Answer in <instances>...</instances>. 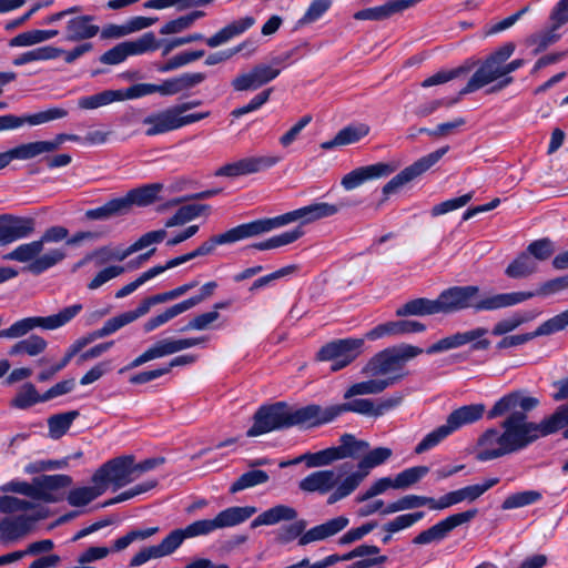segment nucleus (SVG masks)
<instances>
[{
    "label": "nucleus",
    "mask_w": 568,
    "mask_h": 568,
    "mask_svg": "<svg viewBox=\"0 0 568 568\" xmlns=\"http://www.w3.org/2000/svg\"><path fill=\"white\" fill-rule=\"evenodd\" d=\"M47 346L48 343L43 337L39 335H31L12 345L9 349V355L16 356L26 354L29 356H38L45 351Z\"/></svg>",
    "instance_id": "nucleus-42"
},
{
    "label": "nucleus",
    "mask_w": 568,
    "mask_h": 568,
    "mask_svg": "<svg viewBox=\"0 0 568 568\" xmlns=\"http://www.w3.org/2000/svg\"><path fill=\"white\" fill-rule=\"evenodd\" d=\"M82 311L81 304L64 307L57 314L49 316L26 317L14 322L10 327L0 331V338H20L37 327L52 331L64 326ZM3 324L0 317V326Z\"/></svg>",
    "instance_id": "nucleus-8"
},
{
    "label": "nucleus",
    "mask_w": 568,
    "mask_h": 568,
    "mask_svg": "<svg viewBox=\"0 0 568 568\" xmlns=\"http://www.w3.org/2000/svg\"><path fill=\"white\" fill-rule=\"evenodd\" d=\"M114 101H120V91L105 90L93 95L82 97L79 99L78 105L84 110H92L108 105Z\"/></svg>",
    "instance_id": "nucleus-50"
},
{
    "label": "nucleus",
    "mask_w": 568,
    "mask_h": 568,
    "mask_svg": "<svg viewBox=\"0 0 568 568\" xmlns=\"http://www.w3.org/2000/svg\"><path fill=\"white\" fill-rule=\"evenodd\" d=\"M538 316L536 311H520L515 312L510 316L498 321L491 328L494 336H504L514 332L521 325L531 322Z\"/></svg>",
    "instance_id": "nucleus-34"
},
{
    "label": "nucleus",
    "mask_w": 568,
    "mask_h": 568,
    "mask_svg": "<svg viewBox=\"0 0 568 568\" xmlns=\"http://www.w3.org/2000/svg\"><path fill=\"white\" fill-rule=\"evenodd\" d=\"M426 326L413 320L390 321L379 324L366 333V337L371 341L382 338L384 336H399L412 333L424 332Z\"/></svg>",
    "instance_id": "nucleus-23"
},
{
    "label": "nucleus",
    "mask_w": 568,
    "mask_h": 568,
    "mask_svg": "<svg viewBox=\"0 0 568 568\" xmlns=\"http://www.w3.org/2000/svg\"><path fill=\"white\" fill-rule=\"evenodd\" d=\"M407 9H409V7L406 0H390L382 6L367 8L355 12L354 19L381 21L388 19L394 14L402 13Z\"/></svg>",
    "instance_id": "nucleus-27"
},
{
    "label": "nucleus",
    "mask_w": 568,
    "mask_h": 568,
    "mask_svg": "<svg viewBox=\"0 0 568 568\" xmlns=\"http://www.w3.org/2000/svg\"><path fill=\"white\" fill-rule=\"evenodd\" d=\"M542 423L547 436L564 429L562 436L568 439V403L559 405Z\"/></svg>",
    "instance_id": "nucleus-37"
},
{
    "label": "nucleus",
    "mask_w": 568,
    "mask_h": 568,
    "mask_svg": "<svg viewBox=\"0 0 568 568\" xmlns=\"http://www.w3.org/2000/svg\"><path fill=\"white\" fill-rule=\"evenodd\" d=\"M537 271L536 261L528 253L521 252L505 270L510 278H525Z\"/></svg>",
    "instance_id": "nucleus-40"
},
{
    "label": "nucleus",
    "mask_w": 568,
    "mask_h": 568,
    "mask_svg": "<svg viewBox=\"0 0 568 568\" xmlns=\"http://www.w3.org/2000/svg\"><path fill=\"white\" fill-rule=\"evenodd\" d=\"M187 539L183 528L172 530L159 545H155L161 557L173 554Z\"/></svg>",
    "instance_id": "nucleus-61"
},
{
    "label": "nucleus",
    "mask_w": 568,
    "mask_h": 568,
    "mask_svg": "<svg viewBox=\"0 0 568 568\" xmlns=\"http://www.w3.org/2000/svg\"><path fill=\"white\" fill-rule=\"evenodd\" d=\"M92 487H78L71 489L67 500L73 507H82L101 496L105 491V487L101 483H93Z\"/></svg>",
    "instance_id": "nucleus-38"
},
{
    "label": "nucleus",
    "mask_w": 568,
    "mask_h": 568,
    "mask_svg": "<svg viewBox=\"0 0 568 568\" xmlns=\"http://www.w3.org/2000/svg\"><path fill=\"white\" fill-rule=\"evenodd\" d=\"M36 229L32 217H21L12 214L0 215V244L7 245L30 236Z\"/></svg>",
    "instance_id": "nucleus-18"
},
{
    "label": "nucleus",
    "mask_w": 568,
    "mask_h": 568,
    "mask_svg": "<svg viewBox=\"0 0 568 568\" xmlns=\"http://www.w3.org/2000/svg\"><path fill=\"white\" fill-rule=\"evenodd\" d=\"M280 69L267 64H256L250 72L241 73L232 80V87L235 91L257 90L278 77Z\"/></svg>",
    "instance_id": "nucleus-19"
},
{
    "label": "nucleus",
    "mask_w": 568,
    "mask_h": 568,
    "mask_svg": "<svg viewBox=\"0 0 568 568\" xmlns=\"http://www.w3.org/2000/svg\"><path fill=\"white\" fill-rule=\"evenodd\" d=\"M526 253L529 254L535 261H546L555 252V245L548 237L532 241L526 248Z\"/></svg>",
    "instance_id": "nucleus-62"
},
{
    "label": "nucleus",
    "mask_w": 568,
    "mask_h": 568,
    "mask_svg": "<svg viewBox=\"0 0 568 568\" xmlns=\"http://www.w3.org/2000/svg\"><path fill=\"white\" fill-rule=\"evenodd\" d=\"M404 399L402 393L375 402L372 398H355L346 403L322 407L311 404L293 408L285 402H276L261 406L253 416V425L247 430V437L260 436L273 430L291 427L312 428L328 424L344 413L352 412L368 417H379L398 407Z\"/></svg>",
    "instance_id": "nucleus-1"
},
{
    "label": "nucleus",
    "mask_w": 568,
    "mask_h": 568,
    "mask_svg": "<svg viewBox=\"0 0 568 568\" xmlns=\"http://www.w3.org/2000/svg\"><path fill=\"white\" fill-rule=\"evenodd\" d=\"M331 0H313L304 16L298 20V26H305L318 20L331 7Z\"/></svg>",
    "instance_id": "nucleus-64"
},
{
    "label": "nucleus",
    "mask_w": 568,
    "mask_h": 568,
    "mask_svg": "<svg viewBox=\"0 0 568 568\" xmlns=\"http://www.w3.org/2000/svg\"><path fill=\"white\" fill-rule=\"evenodd\" d=\"M67 138V133H60L52 141H34L26 143L30 160L43 153L54 152L63 142L68 141Z\"/></svg>",
    "instance_id": "nucleus-52"
},
{
    "label": "nucleus",
    "mask_w": 568,
    "mask_h": 568,
    "mask_svg": "<svg viewBox=\"0 0 568 568\" xmlns=\"http://www.w3.org/2000/svg\"><path fill=\"white\" fill-rule=\"evenodd\" d=\"M536 296V293L530 291L528 292H510V293H499L485 297H475L474 303V312H485V311H497L510 306H515L525 301H528Z\"/></svg>",
    "instance_id": "nucleus-21"
},
{
    "label": "nucleus",
    "mask_w": 568,
    "mask_h": 568,
    "mask_svg": "<svg viewBox=\"0 0 568 568\" xmlns=\"http://www.w3.org/2000/svg\"><path fill=\"white\" fill-rule=\"evenodd\" d=\"M539 404V398L530 396L527 390L517 389L500 397L488 410L487 418L505 416L500 428L507 432L515 452L518 453L547 436L542 419L539 423L528 419V413Z\"/></svg>",
    "instance_id": "nucleus-3"
},
{
    "label": "nucleus",
    "mask_w": 568,
    "mask_h": 568,
    "mask_svg": "<svg viewBox=\"0 0 568 568\" xmlns=\"http://www.w3.org/2000/svg\"><path fill=\"white\" fill-rule=\"evenodd\" d=\"M339 443L341 444L337 446V448L341 455V459H357L369 448L368 442L357 439L352 434H343L339 438Z\"/></svg>",
    "instance_id": "nucleus-41"
},
{
    "label": "nucleus",
    "mask_w": 568,
    "mask_h": 568,
    "mask_svg": "<svg viewBox=\"0 0 568 568\" xmlns=\"http://www.w3.org/2000/svg\"><path fill=\"white\" fill-rule=\"evenodd\" d=\"M480 290L475 285L452 286L444 290L437 297L440 314H453L463 310L474 311L475 297Z\"/></svg>",
    "instance_id": "nucleus-17"
},
{
    "label": "nucleus",
    "mask_w": 568,
    "mask_h": 568,
    "mask_svg": "<svg viewBox=\"0 0 568 568\" xmlns=\"http://www.w3.org/2000/svg\"><path fill=\"white\" fill-rule=\"evenodd\" d=\"M62 53H64V50L61 48L52 45L40 47L21 53L13 60V64L19 67L33 61L53 60L59 58Z\"/></svg>",
    "instance_id": "nucleus-39"
},
{
    "label": "nucleus",
    "mask_w": 568,
    "mask_h": 568,
    "mask_svg": "<svg viewBox=\"0 0 568 568\" xmlns=\"http://www.w3.org/2000/svg\"><path fill=\"white\" fill-rule=\"evenodd\" d=\"M369 133V126L365 123L351 124L337 132L341 145L358 142Z\"/></svg>",
    "instance_id": "nucleus-60"
},
{
    "label": "nucleus",
    "mask_w": 568,
    "mask_h": 568,
    "mask_svg": "<svg viewBox=\"0 0 568 568\" xmlns=\"http://www.w3.org/2000/svg\"><path fill=\"white\" fill-rule=\"evenodd\" d=\"M478 514V510L476 508L468 509L463 513L453 514L445 519L438 521L434 526H432V530L435 534V538L437 540H443L447 537V535L455 529L456 527L469 523L473 520Z\"/></svg>",
    "instance_id": "nucleus-33"
},
{
    "label": "nucleus",
    "mask_w": 568,
    "mask_h": 568,
    "mask_svg": "<svg viewBox=\"0 0 568 568\" xmlns=\"http://www.w3.org/2000/svg\"><path fill=\"white\" fill-rule=\"evenodd\" d=\"M282 160L278 155H261V156H248L239 160L240 172L242 175L257 173L274 166Z\"/></svg>",
    "instance_id": "nucleus-43"
},
{
    "label": "nucleus",
    "mask_w": 568,
    "mask_h": 568,
    "mask_svg": "<svg viewBox=\"0 0 568 568\" xmlns=\"http://www.w3.org/2000/svg\"><path fill=\"white\" fill-rule=\"evenodd\" d=\"M204 50H196V51H184L181 52L171 59L166 61L165 64L161 65L159 68L160 72H169L175 69H179L183 65H186L191 62H194L199 59H201L204 55Z\"/></svg>",
    "instance_id": "nucleus-58"
},
{
    "label": "nucleus",
    "mask_w": 568,
    "mask_h": 568,
    "mask_svg": "<svg viewBox=\"0 0 568 568\" xmlns=\"http://www.w3.org/2000/svg\"><path fill=\"white\" fill-rule=\"evenodd\" d=\"M268 475L264 470L254 469L242 474L230 487L231 494H236L241 490L265 484L268 480Z\"/></svg>",
    "instance_id": "nucleus-48"
},
{
    "label": "nucleus",
    "mask_w": 568,
    "mask_h": 568,
    "mask_svg": "<svg viewBox=\"0 0 568 568\" xmlns=\"http://www.w3.org/2000/svg\"><path fill=\"white\" fill-rule=\"evenodd\" d=\"M148 126L145 135L153 136L178 130L176 114L172 108L154 112L145 116L142 121Z\"/></svg>",
    "instance_id": "nucleus-25"
},
{
    "label": "nucleus",
    "mask_w": 568,
    "mask_h": 568,
    "mask_svg": "<svg viewBox=\"0 0 568 568\" xmlns=\"http://www.w3.org/2000/svg\"><path fill=\"white\" fill-rule=\"evenodd\" d=\"M515 49L514 42H506L488 54L462 89V94L473 93L494 82L496 83L488 89V93L499 92L510 85L514 77H506L505 62L514 54Z\"/></svg>",
    "instance_id": "nucleus-5"
},
{
    "label": "nucleus",
    "mask_w": 568,
    "mask_h": 568,
    "mask_svg": "<svg viewBox=\"0 0 568 568\" xmlns=\"http://www.w3.org/2000/svg\"><path fill=\"white\" fill-rule=\"evenodd\" d=\"M93 20V16H77L69 19L65 26V39L75 42L95 37L100 28L92 23Z\"/></svg>",
    "instance_id": "nucleus-24"
},
{
    "label": "nucleus",
    "mask_w": 568,
    "mask_h": 568,
    "mask_svg": "<svg viewBox=\"0 0 568 568\" xmlns=\"http://www.w3.org/2000/svg\"><path fill=\"white\" fill-rule=\"evenodd\" d=\"M429 471L427 466H414L398 473L394 481V489H407L417 484Z\"/></svg>",
    "instance_id": "nucleus-47"
},
{
    "label": "nucleus",
    "mask_w": 568,
    "mask_h": 568,
    "mask_svg": "<svg viewBox=\"0 0 568 568\" xmlns=\"http://www.w3.org/2000/svg\"><path fill=\"white\" fill-rule=\"evenodd\" d=\"M352 469L353 465L351 463H344L336 469L313 471L300 480L298 488L307 494L326 495L331 493L332 495L343 481L342 478L348 475V471Z\"/></svg>",
    "instance_id": "nucleus-13"
},
{
    "label": "nucleus",
    "mask_w": 568,
    "mask_h": 568,
    "mask_svg": "<svg viewBox=\"0 0 568 568\" xmlns=\"http://www.w3.org/2000/svg\"><path fill=\"white\" fill-rule=\"evenodd\" d=\"M395 168L388 163L378 162L371 165L359 166L345 174L341 181L342 186L354 190L367 181L386 178L394 172Z\"/></svg>",
    "instance_id": "nucleus-20"
},
{
    "label": "nucleus",
    "mask_w": 568,
    "mask_h": 568,
    "mask_svg": "<svg viewBox=\"0 0 568 568\" xmlns=\"http://www.w3.org/2000/svg\"><path fill=\"white\" fill-rule=\"evenodd\" d=\"M308 468L325 467L336 460H341L337 446L328 447L316 453H305L300 456Z\"/></svg>",
    "instance_id": "nucleus-44"
},
{
    "label": "nucleus",
    "mask_w": 568,
    "mask_h": 568,
    "mask_svg": "<svg viewBox=\"0 0 568 568\" xmlns=\"http://www.w3.org/2000/svg\"><path fill=\"white\" fill-rule=\"evenodd\" d=\"M126 58L129 55L142 54L148 51H154L159 48V43L153 32H146L134 41L122 42Z\"/></svg>",
    "instance_id": "nucleus-49"
},
{
    "label": "nucleus",
    "mask_w": 568,
    "mask_h": 568,
    "mask_svg": "<svg viewBox=\"0 0 568 568\" xmlns=\"http://www.w3.org/2000/svg\"><path fill=\"white\" fill-rule=\"evenodd\" d=\"M363 345V338L336 339L322 346L316 358L322 362H332L331 371L337 372L359 356Z\"/></svg>",
    "instance_id": "nucleus-11"
},
{
    "label": "nucleus",
    "mask_w": 568,
    "mask_h": 568,
    "mask_svg": "<svg viewBox=\"0 0 568 568\" xmlns=\"http://www.w3.org/2000/svg\"><path fill=\"white\" fill-rule=\"evenodd\" d=\"M296 518L297 511L295 508L280 504L261 513L251 521L250 526L251 528H256L262 525L273 526L281 521L294 520V523L284 525L276 530L275 540L281 545H286L298 538V545L306 546L311 542L335 536L349 524L347 517L338 516L305 531L307 521L305 519L296 520Z\"/></svg>",
    "instance_id": "nucleus-4"
},
{
    "label": "nucleus",
    "mask_w": 568,
    "mask_h": 568,
    "mask_svg": "<svg viewBox=\"0 0 568 568\" xmlns=\"http://www.w3.org/2000/svg\"><path fill=\"white\" fill-rule=\"evenodd\" d=\"M498 483L499 478L494 477L485 479L481 484L469 485L457 490L449 491L440 497L442 505H439V507H442V509H446L465 500L469 503L475 501Z\"/></svg>",
    "instance_id": "nucleus-22"
},
{
    "label": "nucleus",
    "mask_w": 568,
    "mask_h": 568,
    "mask_svg": "<svg viewBox=\"0 0 568 568\" xmlns=\"http://www.w3.org/2000/svg\"><path fill=\"white\" fill-rule=\"evenodd\" d=\"M541 494L537 490H524L509 495L501 504L503 510H510L532 505L541 499Z\"/></svg>",
    "instance_id": "nucleus-51"
},
{
    "label": "nucleus",
    "mask_w": 568,
    "mask_h": 568,
    "mask_svg": "<svg viewBox=\"0 0 568 568\" xmlns=\"http://www.w3.org/2000/svg\"><path fill=\"white\" fill-rule=\"evenodd\" d=\"M449 150V146H443L420 159L415 161L413 164L408 165L404 170H402L398 174H396L394 178H392L384 186H383V194H384V201L387 200V197L397 192L402 186L407 184L408 182L413 181L417 176L425 173L427 170H429L433 165H435Z\"/></svg>",
    "instance_id": "nucleus-15"
},
{
    "label": "nucleus",
    "mask_w": 568,
    "mask_h": 568,
    "mask_svg": "<svg viewBox=\"0 0 568 568\" xmlns=\"http://www.w3.org/2000/svg\"><path fill=\"white\" fill-rule=\"evenodd\" d=\"M339 205L326 202H315L275 217L260 219L240 224L224 233L214 235L192 251L194 258L211 254L217 245L232 244L241 240L268 233L275 229L301 220L302 223H313L338 213Z\"/></svg>",
    "instance_id": "nucleus-2"
},
{
    "label": "nucleus",
    "mask_w": 568,
    "mask_h": 568,
    "mask_svg": "<svg viewBox=\"0 0 568 568\" xmlns=\"http://www.w3.org/2000/svg\"><path fill=\"white\" fill-rule=\"evenodd\" d=\"M440 314L438 307V300H429L426 297H418L410 300L396 310V316H426Z\"/></svg>",
    "instance_id": "nucleus-32"
},
{
    "label": "nucleus",
    "mask_w": 568,
    "mask_h": 568,
    "mask_svg": "<svg viewBox=\"0 0 568 568\" xmlns=\"http://www.w3.org/2000/svg\"><path fill=\"white\" fill-rule=\"evenodd\" d=\"M398 377L372 378L351 385L344 393V399L361 395H377L396 384Z\"/></svg>",
    "instance_id": "nucleus-30"
},
{
    "label": "nucleus",
    "mask_w": 568,
    "mask_h": 568,
    "mask_svg": "<svg viewBox=\"0 0 568 568\" xmlns=\"http://www.w3.org/2000/svg\"><path fill=\"white\" fill-rule=\"evenodd\" d=\"M38 403H44L42 395L38 393L33 384L26 383L12 398L10 405L18 409H27Z\"/></svg>",
    "instance_id": "nucleus-46"
},
{
    "label": "nucleus",
    "mask_w": 568,
    "mask_h": 568,
    "mask_svg": "<svg viewBox=\"0 0 568 568\" xmlns=\"http://www.w3.org/2000/svg\"><path fill=\"white\" fill-rule=\"evenodd\" d=\"M255 23L253 17H244L239 20L232 21L212 37L205 39L206 44L210 48H217L229 42L234 37H237L248 30Z\"/></svg>",
    "instance_id": "nucleus-29"
},
{
    "label": "nucleus",
    "mask_w": 568,
    "mask_h": 568,
    "mask_svg": "<svg viewBox=\"0 0 568 568\" xmlns=\"http://www.w3.org/2000/svg\"><path fill=\"white\" fill-rule=\"evenodd\" d=\"M488 329L486 327H475L462 332L464 345L470 344L471 351H486L490 346V341L486 338Z\"/></svg>",
    "instance_id": "nucleus-57"
},
{
    "label": "nucleus",
    "mask_w": 568,
    "mask_h": 568,
    "mask_svg": "<svg viewBox=\"0 0 568 568\" xmlns=\"http://www.w3.org/2000/svg\"><path fill=\"white\" fill-rule=\"evenodd\" d=\"M423 353V348L410 344L386 347L366 363L362 373L372 377H398L397 384L408 375L406 364Z\"/></svg>",
    "instance_id": "nucleus-6"
},
{
    "label": "nucleus",
    "mask_w": 568,
    "mask_h": 568,
    "mask_svg": "<svg viewBox=\"0 0 568 568\" xmlns=\"http://www.w3.org/2000/svg\"><path fill=\"white\" fill-rule=\"evenodd\" d=\"M168 233L165 229L150 231L143 234L139 240H136L133 244L128 247L126 254H133L138 251H141L152 244L161 243Z\"/></svg>",
    "instance_id": "nucleus-63"
},
{
    "label": "nucleus",
    "mask_w": 568,
    "mask_h": 568,
    "mask_svg": "<svg viewBox=\"0 0 568 568\" xmlns=\"http://www.w3.org/2000/svg\"><path fill=\"white\" fill-rule=\"evenodd\" d=\"M47 517V510L40 508L30 515L6 516L0 519V542L13 544L29 535L37 521Z\"/></svg>",
    "instance_id": "nucleus-16"
},
{
    "label": "nucleus",
    "mask_w": 568,
    "mask_h": 568,
    "mask_svg": "<svg viewBox=\"0 0 568 568\" xmlns=\"http://www.w3.org/2000/svg\"><path fill=\"white\" fill-rule=\"evenodd\" d=\"M133 455L112 458L99 467L92 476V483H101L105 489L111 484L114 489L122 488L135 480Z\"/></svg>",
    "instance_id": "nucleus-12"
},
{
    "label": "nucleus",
    "mask_w": 568,
    "mask_h": 568,
    "mask_svg": "<svg viewBox=\"0 0 568 568\" xmlns=\"http://www.w3.org/2000/svg\"><path fill=\"white\" fill-rule=\"evenodd\" d=\"M452 433L449 427L446 425L438 426L433 432L428 433L415 447L414 452L416 454H423L435 446H437L440 442H443L446 437H448Z\"/></svg>",
    "instance_id": "nucleus-53"
},
{
    "label": "nucleus",
    "mask_w": 568,
    "mask_h": 568,
    "mask_svg": "<svg viewBox=\"0 0 568 568\" xmlns=\"http://www.w3.org/2000/svg\"><path fill=\"white\" fill-rule=\"evenodd\" d=\"M567 325L568 310L544 322L534 332H531V335L534 338L538 336L550 335L564 329Z\"/></svg>",
    "instance_id": "nucleus-56"
},
{
    "label": "nucleus",
    "mask_w": 568,
    "mask_h": 568,
    "mask_svg": "<svg viewBox=\"0 0 568 568\" xmlns=\"http://www.w3.org/2000/svg\"><path fill=\"white\" fill-rule=\"evenodd\" d=\"M257 513L254 506H233L220 511L215 517L217 529L233 527L250 519Z\"/></svg>",
    "instance_id": "nucleus-31"
},
{
    "label": "nucleus",
    "mask_w": 568,
    "mask_h": 568,
    "mask_svg": "<svg viewBox=\"0 0 568 568\" xmlns=\"http://www.w3.org/2000/svg\"><path fill=\"white\" fill-rule=\"evenodd\" d=\"M393 452L388 447H377L366 453L359 460L356 471L349 473L336 490L328 496L327 504L333 505L354 493L371 469L384 464L390 458Z\"/></svg>",
    "instance_id": "nucleus-9"
},
{
    "label": "nucleus",
    "mask_w": 568,
    "mask_h": 568,
    "mask_svg": "<svg viewBox=\"0 0 568 568\" xmlns=\"http://www.w3.org/2000/svg\"><path fill=\"white\" fill-rule=\"evenodd\" d=\"M79 416L78 410H70L52 415L48 418L49 435L53 439L61 438Z\"/></svg>",
    "instance_id": "nucleus-45"
},
{
    "label": "nucleus",
    "mask_w": 568,
    "mask_h": 568,
    "mask_svg": "<svg viewBox=\"0 0 568 568\" xmlns=\"http://www.w3.org/2000/svg\"><path fill=\"white\" fill-rule=\"evenodd\" d=\"M558 29H555V26L546 30L545 32L531 34L527 39V43L530 45H536L534 50V54H539L545 51L549 45L556 43L560 39V34L557 33Z\"/></svg>",
    "instance_id": "nucleus-55"
},
{
    "label": "nucleus",
    "mask_w": 568,
    "mask_h": 568,
    "mask_svg": "<svg viewBox=\"0 0 568 568\" xmlns=\"http://www.w3.org/2000/svg\"><path fill=\"white\" fill-rule=\"evenodd\" d=\"M210 210V205L206 204H186L182 205L170 219L164 223V226L170 229L174 226L184 225L192 220L202 215L205 211Z\"/></svg>",
    "instance_id": "nucleus-36"
},
{
    "label": "nucleus",
    "mask_w": 568,
    "mask_h": 568,
    "mask_svg": "<svg viewBox=\"0 0 568 568\" xmlns=\"http://www.w3.org/2000/svg\"><path fill=\"white\" fill-rule=\"evenodd\" d=\"M205 79L206 75L203 72L182 73L178 77L166 79L159 84L160 94L174 95L180 92L191 90L202 83Z\"/></svg>",
    "instance_id": "nucleus-26"
},
{
    "label": "nucleus",
    "mask_w": 568,
    "mask_h": 568,
    "mask_svg": "<svg viewBox=\"0 0 568 568\" xmlns=\"http://www.w3.org/2000/svg\"><path fill=\"white\" fill-rule=\"evenodd\" d=\"M484 404H470L462 406L453 410L446 419V425L449 427L452 433L456 432L465 425L473 424L479 420L485 413Z\"/></svg>",
    "instance_id": "nucleus-28"
},
{
    "label": "nucleus",
    "mask_w": 568,
    "mask_h": 568,
    "mask_svg": "<svg viewBox=\"0 0 568 568\" xmlns=\"http://www.w3.org/2000/svg\"><path fill=\"white\" fill-rule=\"evenodd\" d=\"M162 184L153 183L141 187L130 190L125 195L126 202H129V209L132 211L133 206H146L152 204L159 192L162 190Z\"/></svg>",
    "instance_id": "nucleus-35"
},
{
    "label": "nucleus",
    "mask_w": 568,
    "mask_h": 568,
    "mask_svg": "<svg viewBox=\"0 0 568 568\" xmlns=\"http://www.w3.org/2000/svg\"><path fill=\"white\" fill-rule=\"evenodd\" d=\"M516 453L507 432L497 428H487L477 439L476 459L479 462H489Z\"/></svg>",
    "instance_id": "nucleus-14"
},
{
    "label": "nucleus",
    "mask_w": 568,
    "mask_h": 568,
    "mask_svg": "<svg viewBox=\"0 0 568 568\" xmlns=\"http://www.w3.org/2000/svg\"><path fill=\"white\" fill-rule=\"evenodd\" d=\"M33 501L20 499L14 496L3 495L0 496V513L6 515L16 514L19 511L38 510Z\"/></svg>",
    "instance_id": "nucleus-54"
},
{
    "label": "nucleus",
    "mask_w": 568,
    "mask_h": 568,
    "mask_svg": "<svg viewBox=\"0 0 568 568\" xmlns=\"http://www.w3.org/2000/svg\"><path fill=\"white\" fill-rule=\"evenodd\" d=\"M68 115V111L62 108H52L45 111H41L34 114L20 116V121H22V125L28 123L30 125H39L42 123H47L52 120L62 119Z\"/></svg>",
    "instance_id": "nucleus-59"
},
{
    "label": "nucleus",
    "mask_w": 568,
    "mask_h": 568,
    "mask_svg": "<svg viewBox=\"0 0 568 568\" xmlns=\"http://www.w3.org/2000/svg\"><path fill=\"white\" fill-rule=\"evenodd\" d=\"M43 247L39 240L24 243L4 255V260L17 261L21 263L30 262L28 271L39 275L50 267L54 266L65 257V253L60 248L51 250L40 255Z\"/></svg>",
    "instance_id": "nucleus-10"
},
{
    "label": "nucleus",
    "mask_w": 568,
    "mask_h": 568,
    "mask_svg": "<svg viewBox=\"0 0 568 568\" xmlns=\"http://www.w3.org/2000/svg\"><path fill=\"white\" fill-rule=\"evenodd\" d=\"M73 479L69 475H41L34 477L32 483L11 480L0 487L3 493H16L27 496L33 500L44 503H55L58 498L53 495L54 490L71 486Z\"/></svg>",
    "instance_id": "nucleus-7"
}]
</instances>
